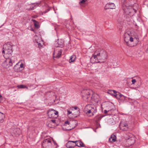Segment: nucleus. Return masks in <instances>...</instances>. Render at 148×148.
I'll use <instances>...</instances> for the list:
<instances>
[{"mask_svg": "<svg viewBox=\"0 0 148 148\" xmlns=\"http://www.w3.org/2000/svg\"><path fill=\"white\" fill-rule=\"evenodd\" d=\"M93 92L92 90L90 89L83 90L82 91V96L84 99H88L90 95H92Z\"/></svg>", "mask_w": 148, "mask_h": 148, "instance_id": "8", "label": "nucleus"}, {"mask_svg": "<svg viewBox=\"0 0 148 148\" xmlns=\"http://www.w3.org/2000/svg\"><path fill=\"white\" fill-rule=\"evenodd\" d=\"M107 54L106 51L101 49H99L95 52L93 56L90 58V61L92 63L103 62L106 60Z\"/></svg>", "mask_w": 148, "mask_h": 148, "instance_id": "1", "label": "nucleus"}, {"mask_svg": "<svg viewBox=\"0 0 148 148\" xmlns=\"http://www.w3.org/2000/svg\"><path fill=\"white\" fill-rule=\"evenodd\" d=\"M3 100V97L2 96L0 95V103L1 102V101Z\"/></svg>", "mask_w": 148, "mask_h": 148, "instance_id": "31", "label": "nucleus"}, {"mask_svg": "<svg viewBox=\"0 0 148 148\" xmlns=\"http://www.w3.org/2000/svg\"><path fill=\"white\" fill-rule=\"evenodd\" d=\"M84 112L88 116H92L97 112L96 108L94 105H87L84 108Z\"/></svg>", "mask_w": 148, "mask_h": 148, "instance_id": "4", "label": "nucleus"}, {"mask_svg": "<svg viewBox=\"0 0 148 148\" xmlns=\"http://www.w3.org/2000/svg\"><path fill=\"white\" fill-rule=\"evenodd\" d=\"M37 43L38 44V45L39 48H41L42 47V45L41 43V42H42V41H40V40L39 41H37Z\"/></svg>", "mask_w": 148, "mask_h": 148, "instance_id": "25", "label": "nucleus"}, {"mask_svg": "<svg viewBox=\"0 0 148 148\" xmlns=\"http://www.w3.org/2000/svg\"><path fill=\"white\" fill-rule=\"evenodd\" d=\"M58 112L53 109H50L47 112L49 117L51 118H56L58 116Z\"/></svg>", "mask_w": 148, "mask_h": 148, "instance_id": "9", "label": "nucleus"}, {"mask_svg": "<svg viewBox=\"0 0 148 148\" xmlns=\"http://www.w3.org/2000/svg\"><path fill=\"white\" fill-rule=\"evenodd\" d=\"M32 21L33 22H34V23H36L37 22L36 20L34 19H32Z\"/></svg>", "mask_w": 148, "mask_h": 148, "instance_id": "37", "label": "nucleus"}, {"mask_svg": "<svg viewBox=\"0 0 148 148\" xmlns=\"http://www.w3.org/2000/svg\"><path fill=\"white\" fill-rule=\"evenodd\" d=\"M5 58V59L2 64V66L4 68L7 69L12 66L13 57H8Z\"/></svg>", "mask_w": 148, "mask_h": 148, "instance_id": "6", "label": "nucleus"}, {"mask_svg": "<svg viewBox=\"0 0 148 148\" xmlns=\"http://www.w3.org/2000/svg\"><path fill=\"white\" fill-rule=\"evenodd\" d=\"M75 143L76 146L78 147H84L85 145L80 140L75 141Z\"/></svg>", "mask_w": 148, "mask_h": 148, "instance_id": "16", "label": "nucleus"}, {"mask_svg": "<svg viewBox=\"0 0 148 148\" xmlns=\"http://www.w3.org/2000/svg\"><path fill=\"white\" fill-rule=\"evenodd\" d=\"M71 123L69 121H66L64 122V125H71Z\"/></svg>", "mask_w": 148, "mask_h": 148, "instance_id": "27", "label": "nucleus"}, {"mask_svg": "<svg viewBox=\"0 0 148 148\" xmlns=\"http://www.w3.org/2000/svg\"><path fill=\"white\" fill-rule=\"evenodd\" d=\"M132 82L133 84H134L136 82V80L135 79H133L132 80Z\"/></svg>", "mask_w": 148, "mask_h": 148, "instance_id": "30", "label": "nucleus"}, {"mask_svg": "<svg viewBox=\"0 0 148 148\" xmlns=\"http://www.w3.org/2000/svg\"><path fill=\"white\" fill-rule=\"evenodd\" d=\"M5 117V115L3 113L0 112V122L2 121Z\"/></svg>", "mask_w": 148, "mask_h": 148, "instance_id": "21", "label": "nucleus"}, {"mask_svg": "<svg viewBox=\"0 0 148 148\" xmlns=\"http://www.w3.org/2000/svg\"><path fill=\"white\" fill-rule=\"evenodd\" d=\"M72 110H73V109H71Z\"/></svg>", "mask_w": 148, "mask_h": 148, "instance_id": "38", "label": "nucleus"}, {"mask_svg": "<svg viewBox=\"0 0 148 148\" xmlns=\"http://www.w3.org/2000/svg\"><path fill=\"white\" fill-rule=\"evenodd\" d=\"M135 142V139L134 137H131L128 138L126 141L127 146L129 147L133 144Z\"/></svg>", "mask_w": 148, "mask_h": 148, "instance_id": "10", "label": "nucleus"}, {"mask_svg": "<svg viewBox=\"0 0 148 148\" xmlns=\"http://www.w3.org/2000/svg\"><path fill=\"white\" fill-rule=\"evenodd\" d=\"M31 30L33 31L34 33H36V30L35 29L32 28L31 29Z\"/></svg>", "mask_w": 148, "mask_h": 148, "instance_id": "34", "label": "nucleus"}, {"mask_svg": "<svg viewBox=\"0 0 148 148\" xmlns=\"http://www.w3.org/2000/svg\"><path fill=\"white\" fill-rule=\"evenodd\" d=\"M124 41L126 44L130 47H133L138 42V39L130 35V32H128L125 33Z\"/></svg>", "mask_w": 148, "mask_h": 148, "instance_id": "2", "label": "nucleus"}, {"mask_svg": "<svg viewBox=\"0 0 148 148\" xmlns=\"http://www.w3.org/2000/svg\"><path fill=\"white\" fill-rule=\"evenodd\" d=\"M126 14L127 15V17H131L134 15L136 11V10H135L132 7H130L128 8L126 7L123 9Z\"/></svg>", "mask_w": 148, "mask_h": 148, "instance_id": "7", "label": "nucleus"}, {"mask_svg": "<svg viewBox=\"0 0 148 148\" xmlns=\"http://www.w3.org/2000/svg\"><path fill=\"white\" fill-rule=\"evenodd\" d=\"M76 146L75 141H69L66 144V146L68 148H72Z\"/></svg>", "mask_w": 148, "mask_h": 148, "instance_id": "13", "label": "nucleus"}, {"mask_svg": "<svg viewBox=\"0 0 148 148\" xmlns=\"http://www.w3.org/2000/svg\"><path fill=\"white\" fill-rule=\"evenodd\" d=\"M19 67L20 69H22L24 67L23 64L22 63H21V64L19 66Z\"/></svg>", "mask_w": 148, "mask_h": 148, "instance_id": "28", "label": "nucleus"}, {"mask_svg": "<svg viewBox=\"0 0 148 148\" xmlns=\"http://www.w3.org/2000/svg\"><path fill=\"white\" fill-rule=\"evenodd\" d=\"M110 111V110H108L107 111L106 110H104V112L105 114H106L108 112H109Z\"/></svg>", "mask_w": 148, "mask_h": 148, "instance_id": "35", "label": "nucleus"}, {"mask_svg": "<svg viewBox=\"0 0 148 148\" xmlns=\"http://www.w3.org/2000/svg\"><path fill=\"white\" fill-rule=\"evenodd\" d=\"M121 130L123 131H127L128 129V126L127 123L125 122H121L119 125Z\"/></svg>", "mask_w": 148, "mask_h": 148, "instance_id": "12", "label": "nucleus"}, {"mask_svg": "<svg viewBox=\"0 0 148 148\" xmlns=\"http://www.w3.org/2000/svg\"><path fill=\"white\" fill-rule=\"evenodd\" d=\"M62 51L60 49H55L53 55V58H58L61 56Z\"/></svg>", "mask_w": 148, "mask_h": 148, "instance_id": "11", "label": "nucleus"}, {"mask_svg": "<svg viewBox=\"0 0 148 148\" xmlns=\"http://www.w3.org/2000/svg\"><path fill=\"white\" fill-rule=\"evenodd\" d=\"M75 127V126H73L71 128L67 129V130H72V129H73V128H74Z\"/></svg>", "mask_w": 148, "mask_h": 148, "instance_id": "33", "label": "nucleus"}, {"mask_svg": "<svg viewBox=\"0 0 148 148\" xmlns=\"http://www.w3.org/2000/svg\"><path fill=\"white\" fill-rule=\"evenodd\" d=\"M19 62L17 63L14 67V69L16 71L19 72L23 70V69H20L19 68Z\"/></svg>", "mask_w": 148, "mask_h": 148, "instance_id": "17", "label": "nucleus"}, {"mask_svg": "<svg viewBox=\"0 0 148 148\" xmlns=\"http://www.w3.org/2000/svg\"><path fill=\"white\" fill-rule=\"evenodd\" d=\"M115 8V4L113 3H107L105 6V8L107 9H113Z\"/></svg>", "mask_w": 148, "mask_h": 148, "instance_id": "14", "label": "nucleus"}, {"mask_svg": "<svg viewBox=\"0 0 148 148\" xmlns=\"http://www.w3.org/2000/svg\"><path fill=\"white\" fill-rule=\"evenodd\" d=\"M34 27L38 29L39 27V26L38 25V22L36 23H34Z\"/></svg>", "mask_w": 148, "mask_h": 148, "instance_id": "26", "label": "nucleus"}, {"mask_svg": "<svg viewBox=\"0 0 148 148\" xmlns=\"http://www.w3.org/2000/svg\"><path fill=\"white\" fill-rule=\"evenodd\" d=\"M34 42H36L37 43V41H39L40 40V41H41V40H42L40 38H39L38 37V36H34Z\"/></svg>", "mask_w": 148, "mask_h": 148, "instance_id": "20", "label": "nucleus"}, {"mask_svg": "<svg viewBox=\"0 0 148 148\" xmlns=\"http://www.w3.org/2000/svg\"><path fill=\"white\" fill-rule=\"evenodd\" d=\"M72 113V112L70 111V110H67V114L68 115H69Z\"/></svg>", "mask_w": 148, "mask_h": 148, "instance_id": "29", "label": "nucleus"}, {"mask_svg": "<svg viewBox=\"0 0 148 148\" xmlns=\"http://www.w3.org/2000/svg\"><path fill=\"white\" fill-rule=\"evenodd\" d=\"M51 121L52 122L54 123H56V120L55 119H52Z\"/></svg>", "mask_w": 148, "mask_h": 148, "instance_id": "36", "label": "nucleus"}, {"mask_svg": "<svg viewBox=\"0 0 148 148\" xmlns=\"http://www.w3.org/2000/svg\"><path fill=\"white\" fill-rule=\"evenodd\" d=\"M116 138L115 134H113L109 138V141L111 143H113L116 140Z\"/></svg>", "mask_w": 148, "mask_h": 148, "instance_id": "15", "label": "nucleus"}, {"mask_svg": "<svg viewBox=\"0 0 148 148\" xmlns=\"http://www.w3.org/2000/svg\"><path fill=\"white\" fill-rule=\"evenodd\" d=\"M114 96L118 99H120L123 96L119 92H115Z\"/></svg>", "mask_w": 148, "mask_h": 148, "instance_id": "18", "label": "nucleus"}, {"mask_svg": "<svg viewBox=\"0 0 148 148\" xmlns=\"http://www.w3.org/2000/svg\"><path fill=\"white\" fill-rule=\"evenodd\" d=\"M76 58V57L75 55L72 56L69 60V62L70 63L73 62L75 60Z\"/></svg>", "mask_w": 148, "mask_h": 148, "instance_id": "19", "label": "nucleus"}, {"mask_svg": "<svg viewBox=\"0 0 148 148\" xmlns=\"http://www.w3.org/2000/svg\"><path fill=\"white\" fill-rule=\"evenodd\" d=\"M116 91L114 90H110L108 91V93L112 95H114Z\"/></svg>", "mask_w": 148, "mask_h": 148, "instance_id": "22", "label": "nucleus"}, {"mask_svg": "<svg viewBox=\"0 0 148 148\" xmlns=\"http://www.w3.org/2000/svg\"><path fill=\"white\" fill-rule=\"evenodd\" d=\"M87 0H80L79 3L80 5H82L84 4L85 2L87 1Z\"/></svg>", "mask_w": 148, "mask_h": 148, "instance_id": "24", "label": "nucleus"}, {"mask_svg": "<svg viewBox=\"0 0 148 148\" xmlns=\"http://www.w3.org/2000/svg\"><path fill=\"white\" fill-rule=\"evenodd\" d=\"M72 108H74L75 110H77L78 109L79 110V108L77 106H75L74 107H72Z\"/></svg>", "mask_w": 148, "mask_h": 148, "instance_id": "32", "label": "nucleus"}, {"mask_svg": "<svg viewBox=\"0 0 148 148\" xmlns=\"http://www.w3.org/2000/svg\"><path fill=\"white\" fill-rule=\"evenodd\" d=\"M42 146L43 148H56L57 145L54 141L51 143V140L48 138L43 140Z\"/></svg>", "mask_w": 148, "mask_h": 148, "instance_id": "5", "label": "nucleus"}, {"mask_svg": "<svg viewBox=\"0 0 148 148\" xmlns=\"http://www.w3.org/2000/svg\"><path fill=\"white\" fill-rule=\"evenodd\" d=\"M2 53H4L3 55L4 58L12 57L11 53L12 52V45L11 43L8 42L4 44L3 47Z\"/></svg>", "mask_w": 148, "mask_h": 148, "instance_id": "3", "label": "nucleus"}, {"mask_svg": "<svg viewBox=\"0 0 148 148\" xmlns=\"http://www.w3.org/2000/svg\"><path fill=\"white\" fill-rule=\"evenodd\" d=\"M18 88H27L28 89V87H27V86L23 85H19L18 86Z\"/></svg>", "mask_w": 148, "mask_h": 148, "instance_id": "23", "label": "nucleus"}]
</instances>
